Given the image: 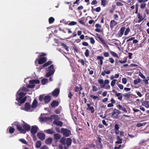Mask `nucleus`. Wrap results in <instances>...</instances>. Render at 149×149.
<instances>
[{
  "label": "nucleus",
  "mask_w": 149,
  "mask_h": 149,
  "mask_svg": "<svg viewBox=\"0 0 149 149\" xmlns=\"http://www.w3.org/2000/svg\"><path fill=\"white\" fill-rule=\"evenodd\" d=\"M130 31V29L129 28H126L124 32V35L127 36V35Z\"/></svg>",
  "instance_id": "2f4dec72"
},
{
  "label": "nucleus",
  "mask_w": 149,
  "mask_h": 149,
  "mask_svg": "<svg viewBox=\"0 0 149 149\" xmlns=\"http://www.w3.org/2000/svg\"><path fill=\"white\" fill-rule=\"evenodd\" d=\"M45 131H46L47 133L49 134H53L54 132V131L52 129L46 130Z\"/></svg>",
  "instance_id": "7c9ffc66"
},
{
  "label": "nucleus",
  "mask_w": 149,
  "mask_h": 149,
  "mask_svg": "<svg viewBox=\"0 0 149 149\" xmlns=\"http://www.w3.org/2000/svg\"><path fill=\"white\" fill-rule=\"evenodd\" d=\"M146 4L144 3H142L140 5V7L141 9H143L145 8Z\"/></svg>",
  "instance_id": "a18cd8bd"
},
{
  "label": "nucleus",
  "mask_w": 149,
  "mask_h": 149,
  "mask_svg": "<svg viewBox=\"0 0 149 149\" xmlns=\"http://www.w3.org/2000/svg\"><path fill=\"white\" fill-rule=\"evenodd\" d=\"M96 36H97V37L98 38V39L100 40L101 41L102 43L104 46H107V44L105 42V41L102 38H101L99 35V34L98 33L96 34Z\"/></svg>",
  "instance_id": "9b49d317"
},
{
  "label": "nucleus",
  "mask_w": 149,
  "mask_h": 149,
  "mask_svg": "<svg viewBox=\"0 0 149 149\" xmlns=\"http://www.w3.org/2000/svg\"><path fill=\"white\" fill-rule=\"evenodd\" d=\"M47 71H49V72L46 74L47 77H49L54 74L55 70L53 65H51L48 67Z\"/></svg>",
  "instance_id": "20e7f679"
},
{
  "label": "nucleus",
  "mask_w": 149,
  "mask_h": 149,
  "mask_svg": "<svg viewBox=\"0 0 149 149\" xmlns=\"http://www.w3.org/2000/svg\"><path fill=\"white\" fill-rule=\"evenodd\" d=\"M53 124L56 125L61 127L62 126L63 123L62 122L57 120H55L53 122Z\"/></svg>",
  "instance_id": "ddd939ff"
},
{
  "label": "nucleus",
  "mask_w": 149,
  "mask_h": 149,
  "mask_svg": "<svg viewBox=\"0 0 149 149\" xmlns=\"http://www.w3.org/2000/svg\"><path fill=\"white\" fill-rule=\"evenodd\" d=\"M119 128L118 125L117 124H116L115 125V128L116 130H118Z\"/></svg>",
  "instance_id": "864d4df0"
},
{
  "label": "nucleus",
  "mask_w": 149,
  "mask_h": 149,
  "mask_svg": "<svg viewBox=\"0 0 149 149\" xmlns=\"http://www.w3.org/2000/svg\"><path fill=\"white\" fill-rule=\"evenodd\" d=\"M139 76L143 79H144L145 78V77L141 72L139 73Z\"/></svg>",
  "instance_id": "e2e57ef3"
},
{
  "label": "nucleus",
  "mask_w": 149,
  "mask_h": 149,
  "mask_svg": "<svg viewBox=\"0 0 149 149\" xmlns=\"http://www.w3.org/2000/svg\"><path fill=\"white\" fill-rule=\"evenodd\" d=\"M118 23L114 20H112L110 22V26L111 28H113L115 27L117 24Z\"/></svg>",
  "instance_id": "4468645a"
},
{
  "label": "nucleus",
  "mask_w": 149,
  "mask_h": 149,
  "mask_svg": "<svg viewBox=\"0 0 149 149\" xmlns=\"http://www.w3.org/2000/svg\"><path fill=\"white\" fill-rule=\"evenodd\" d=\"M8 130H9V132L10 133H12L15 130L12 127H9L8 128Z\"/></svg>",
  "instance_id": "72a5a7b5"
},
{
  "label": "nucleus",
  "mask_w": 149,
  "mask_h": 149,
  "mask_svg": "<svg viewBox=\"0 0 149 149\" xmlns=\"http://www.w3.org/2000/svg\"><path fill=\"white\" fill-rule=\"evenodd\" d=\"M90 40V42L92 44H94L95 43V40L92 37H91L89 39Z\"/></svg>",
  "instance_id": "de8ad7c7"
},
{
  "label": "nucleus",
  "mask_w": 149,
  "mask_h": 149,
  "mask_svg": "<svg viewBox=\"0 0 149 149\" xmlns=\"http://www.w3.org/2000/svg\"><path fill=\"white\" fill-rule=\"evenodd\" d=\"M110 53L114 57H117V58H118V56L117 54L115 52H113L111 51L110 52Z\"/></svg>",
  "instance_id": "4c0bfd02"
},
{
  "label": "nucleus",
  "mask_w": 149,
  "mask_h": 149,
  "mask_svg": "<svg viewBox=\"0 0 149 149\" xmlns=\"http://www.w3.org/2000/svg\"><path fill=\"white\" fill-rule=\"evenodd\" d=\"M58 104L59 103L58 101H54L51 104V106L53 107H55L57 106Z\"/></svg>",
  "instance_id": "412c9836"
},
{
  "label": "nucleus",
  "mask_w": 149,
  "mask_h": 149,
  "mask_svg": "<svg viewBox=\"0 0 149 149\" xmlns=\"http://www.w3.org/2000/svg\"><path fill=\"white\" fill-rule=\"evenodd\" d=\"M42 145V143L40 141H37L36 143V147L37 148H39Z\"/></svg>",
  "instance_id": "5701e85b"
},
{
  "label": "nucleus",
  "mask_w": 149,
  "mask_h": 149,
  "mask_svg": "<svg viewBox=\"0 0 149 149\" xmlns=\"http://www.w3.org/2000/svg\"><path fill=\"white\" fill-rule=\"evenodd\" d=\"M37 134L39 139L41 140H43L45 139V134L41 132H38Z\"/></svg>",
  "instance_id": "1a4fd4ad"
},
{
  "label": "nucleus",
  "mask_w": 149,
  "mask_h": 149,
  "mask_svg": "<svg viewBox=\"0 0 149 149\" xmlns=\"http://www.w3.org/2000/svg\"><path fill=\"white\" fill-rule=\"evenodd\" d=\"M100 88H98L97 87L95 86H92V90L93 92H96Z\"/></svg>",
  "instance_id": "c85d7f7f"
},
{
  "label": "nucleus",
  "mask_w": 149,
  "mask_h": 149,
  "mask_svg": "<svg viewBox=\"0 0 149 149\" xmlns=\"http://www.w3.org/2000/svg\"><path fill=\"white\" fill-rule=\"evenodd\" d=\"M116 80H117L116 79H113L111 81V85L112 87H113L114 86L116 83Z\"/></svg>",
  "instance_id": "a19ab883"
},
{
  "label": "nucleus",
  "mask_w": 149,
  "mask_h": 149,
  "mask_svg": "<svg viewBox=\"0 0 149 149\" xmlns=\"http://www.w3.org/2000/svg\"><path fill=\"white\" fill-rule=\"evenodd\" d=\"M110 62L111 63H113L114 62V60L112 58H109Z\"/></svg>",
  "instance_id": "4d7b16f0"
},
{
  "label": "nucleus",
  "mask_w": 149,
  "mask_h": 149,
  "mask_svg": "<svg viewBox=\"0 0 149 149\" xmlns=\"http://www.w3.org/2000/svg\"><path fill=\"white\" fill-rule=\"evenodd\" d=\"M29 84L26 86H24L20 89L16 95V100L21 104L24 103L26 100V97H24L26 94V92L29 91L28 88H33L35 84H39L40 81L38 80H29Z\"/></svg>",
  "instance_id": "f257e3e1"
},
{
  "label": "nucleus",
  "mask_w": 149,
  "mask_h": 149,
  "mask_svg": "<svg viewBox=\"0 0 149 149\" xmlns=\"http://www.w3.org/2000/svg\"><path fill=\"white\" fill-rule=\"evenodd\" d=\"M37 100L35 99L33 101L31 106V107H32V110L33 111L34 109L36 107L37 105Z\"/></svg>",
  "instance_id": "6ab92c4d"
},
{
  "label": "nucleus",
  "mask_w": 149,
  "mask_h": 149,
  "mask_svg": "<svg viewBox=\"0 0 149 149\" xmlns=\"http://www.w3.org/2000/svg\"><path fill=\"white\" fill-rule=\"evenodd\" d=\"M77 22L74 21H72L68 24V25L69 26H73L76 24Z\"/></svg>",
  "instance_id": "49530a36"
},
{
  "label": "nucleus",
  "mask_w": 149,
  "mask_h": 149,
  "mask_svg": "<svg viewBox=\"0 0 149 149\" xmlns=\"http://www.w3.org/2000/svg\"><path fill=\"white\" fill-rule=\"evenodd\" d=\"M104 55L105 57H107L109 56V54L108 52H106L104 53Z\"/></svg>",
  "instance_id": "bf43d9fd"
},
{
  "label": "nucleus",
  "mask_w": 149,
  "mask_h": 149,
  "mask_svg": "<svg viewBox=\"0 0 149 149\" xmlns=\"http://www.w3.org/2000/svg\"><path fill=\"white\" fill-rule=\"evenodd\" d=\"M138 17L139 19H141V20H143L144 19V18L143 17V16L141 15L139 13L138 15Z\"/></svg>",
  "instance_id": "3c124183"
},
{
  "label": "nucleus",
  "mask_w": 149,
  "mask_h": 149,
  "mask_svg": "<svg viewBox=\"0 0 149 149\" xmlns=\"http://www.w3.org/2000/svg\"><path fill=\"white\" fill-rule=\"evenodd\" d=\"M142 105L145 106L146 108H149V102L147 101H145L143 102Z\"/></svg>",
  "instance_id": "4be33fe9"
},
{
  "label": "nucleus",
  "mask_w": 149,
  "mask_h": 149,
  "mask_svg": "<svg viewBox=\"0 0 149 149\" xmlns=\"http://www.w3.org/2000/svg\"><path fill=\"white\" fill-rule=\"evenodd\" d=\"M116 95L118 97V99L120 101L122 100V95L121 93H116Z\"/></svg>",
  "instance_id": "b1692460"
},
{
  "label": "nucleus",
  "mask_w": 149,
  "mask_h": 149,
  "mask_svg": "<svg viewBox=\"0 0 149 149\" xmlns=\"http://www.w3.org/2000/svg\"><path fill=\"white\" fill-rule=\"evenodd\" d=\"M38 127L36 126H33L31 130V132L33 134H35L38 130Z\"/></svg>",
  "instance_id": "f8f14e48"
},
{
  "label": "nucleus",
  "mask_w": 149,
  "mask_h": 149,
  "mask_svg": "<svg viewBox=\"0 0 149 149\" xmlns=\"http://www.w3.org/2000/svg\"><path fill=\"white\" fill-rule=\"evenodd\" d=\"M52 141V139L51 138H49L47 139L45 141L46 143L48 144L49 145L50 144Z\"/></svg>",
  "instance_id": "a878e982"
},
{
  "label": "nucleus",
  "mask_w": 149,
  "mask_h": 149,
  "mask_svg": "<svg viewBox=\"0 0 149 149\" xmlns=\"http://www.w3.org/2000/svg\"><path fill=\"white\" fill-rule=\"evenodd\" d=\"M85 56L88 57L89 55V50L88 49H86V50L85 52Z\"/></svg>",
  "instance_id": "8fccbe9b"
},
{
  "label": "nucleus",
  "mask_w": 149,
  "mask_h": 149,
  "mask_svg": "<svg viewBox=\"0 0 149 149\" xmlns=\"http://www.w3.org/2000/svg\"><path fill=\"white\" fill-rule=\"evenodd\" d=\"M56 116H57L55 115H52L51 116V117H42V116H40V120L41 122L44 121L47 122L48 120L51 121L52 118H55Z\"/></svg>",
  "instance_id": "7ed1b4c3"
},
{
  "label": "nucleus",
  "mask_w": 149,
  "mask_h": 149,
  "mask_svg": "<svg viewBox=\"0 0 149 149\" xmlns=\"http://www.w3.org/2000/svg\"><path fill=\"white\" fill-rule=\"evenodd\" d=\"M125 27H122L120 28V31H119L118 33V37H120L122 36L125 32Z\"/></svg>",
  "instance_id": "6e6552de"
},
{
  "label": "nucleus",
  "mask_w": 149,
  "mask_h": 149,
  "mask_svg": "<svg viewBox=\"0 0 149 149\" xmlns=\"http://www.w3.org/2000/svg\"><path fill=\"white\" fill-rule=\"evenodd\" d=\"M90 97L93 99L94 100H99V98L97 96H95L93 95H91L90 96Z\"/></svg>",
  "instance_id": "bb28decb"
},
{
  "label": "nucleus",
  "mask_w": 149,
  "mask_h": 149,
  "mask_svg": "<svg viewBox=\"0 0 149 149\" xmlns=\"http://www.w3.org/2000/svg\"><path fill=\"white\" fill-rule=\"evenodd\" d=\"M65 141V144L67 146H69L71 144L72 141L71 139L69 138H68Z\"/></svg>",
  "instance_id": "aec40b11"
},
{
  "label": "nucleus",
  "mask_w": 149,
  "mask_h": 149,
  "mask_svg": "<svg viewBox=\"0 0 149 149\" xmlns=\"http://www.w3.org/2000/svg\"><path fill=\"white\" fill-rule=\"evenodd\" d=\"M48 80L46 79H44L42 80V83L43 85H45L48 82Z\"/></svg>",
  "instance_id": "79ce46f5"
},
{
  "label": "nucleus",
  "mask_w": 149,
  "mask_h": 149,
  "mask_svg": "<svg viewBox=\"0 0 149 149\" xmlns=\"http://www.w3.org/2000/svg\"><path fill=\"white\" fill-rule=\"evenodd\" d=\"M82 44L83 46H87L88 45V44L86 42H83L82 43Z\"/></svg>",
  "instance_id": "338daca9"
},
{
  "label": "nucleus",
  "mask_w": 149,
  "mask_h": 149,
  "mask_svg": "<svg viewBox=\"0 0 149 149\" xmlns=\"http://www.w3.org/2000/svg\"><path fill=\"white\" fill-rule=\"evenodd\" d=\"M122 81L123 84H125L127 82V80L125 78H123L122 79Z\"/></svg>",
  "instance_id": "603ef678"
},
{
  "label": "nucleus",
  "mask_w": 149,
  "mask_h": 149,
  "mask_svg": "<svg viewBox=\"0 0 149 149\" xmlns=\"http://www.w3.org/2000/svg\"><path fill=\"white\" fill-rule=\"evenodd\" d=\"M15 124L16 125L17 129L19 132L22 134H25L26 130H29L30 129V127L29 125L25 123H24L23 125V127L25 129H22L20 124H19L18 122H16Z\"/></svg>",
  "instance_id": "f03ea898"
},
{
  "label": "nucleus",
  "mask_w": 149,
  "mask_h": 149,
  "mask_svg": "<svg viewBox=\"0 0 149 149\" xmlns=\"http://www.w3.org/2000/svg\"><path fill=\"white\" fill-rule=\"evenodd\" d=\"M51 97L49 96H46L44 97V100L45 103H48L51 100Z\"/></svg>",
  "instance_id": "f3484780"
},
{
  "label": "nucleus",
  "mask_w": 149,
  "mask_h": 149,
  "mask_svg": "<svg viewBox=\"0 0 149 149\" xmlns=\"http://www.w3.org/2000/svg\"><path fill=\"white\" fill-rule=\"evenodd\" d=\"M60 141L61 143L63 144L64 145L65 144V139L64 138H62L60 140Z\"/></svg>",
  "instance_id": "473e14b6"
},
{
  "label": "nucleus",
  "mask_w": 149,
  "mask_h": 149,
  "mask_svg": "<svg viewBox=\"0 0 149 149\" xmlns=\"http://www.w3.org/2000/svg\"><path fill=\"white\" fill-rule=\"evenodd\" d=\"M116 139H117V141H116V143L119 144L122 143V139L120 138L119 136H116Z\"/></svg>",
  "instance_id": "a211bd4d"
},
{
  "label": "nucleus",
  "mask_w": 149,
  "mask_h": 149,
  "mask_svg": "<svg viewBox=\"0 0 149 149\" xmlns=\"http://www.w3.org/2000/svg\"><path fill=\"white\" fill-rule=\"evenodd\" d=\"M94 10L97 12H99L101 10V8L100 7H98L96 8V9H94Z\"/></svg>",
  "instance_id": "052dcab7"
},
{
  "label": "nucleus",
  "mask_w": 149,
  "mask_h": 149,
  "mask_svg": "<svg viewBox=\"0 0 149 149\" xmlns=\"http://www.w3.org/2000/svg\"><path fill=\"white\" fill-rule=\"evenodd\" d=\"M117 85L120 89L121 90L123 89L124 86L123 85L119 84L118 83H117Z\"/></svg>",
  "instance_id": "09e8293b"
},
{
  "label": "nucleus",
  "mask_w": 149,
  "mask_h": 149,
  "mask_svg": "<svg viewBox=\"0 0 149 149\" xmlns=\"http://www.w3.org/2000/svg\"><path fill=\"white\" fill-rule=\"evenodd\" d=\"M95 30L96 31L98 32H101L102 31L100 28H96L95 29Z\"/></svg>",
  "instance_id": "5fc2aeb1"
},
{
  "label": "nucleus",
  "mask_w": 149,
  "mask_h": 149,
  "mask_svg": "<svg viewBox=\"0 0 149 149\" xmlns=\"http://www.w3.org/2000/svg\"><path fill=\"white\" fill-rule=\"evenodd\" d=\"M82 89L81 87L80 86L79 87H76L75 88L74 90L75 92H78L80 91Z\"/></svg>",
  "instance_id": "e433bc0d"
},
{
  "label": "nucleus",
  "mask_w": 149,
  "mask_h": 149,
  "mask_svg": "<svg viewBox=\"0 0 149 149\" xmlns=\"http://www.w3.org/2000/svg\"><path fill=\"white\" fill-rule=\"evenodd\" d=\"M52 63V62L51 61H49L45 64H44L42 66V67H40L39 68H37V70L38 72H40V70L42 69V67H45L46 66H47L49 65H50Z\"/></svg>",
  "instance_id": "9d476101"
},
{
  "label": "nucleus",
  "mask_w": 149,
  "mask_h": 149,
  "mask_svg": "<svg viewBox=\"0 0 149 149\" xmlns=\"http://www.w3.org/2000/svg\"><path fill=\"white\" fill-rule=\"evenodd\" d=\"M54 136L55 139L57 140L59 139L61 137L60 135L58 134H55Z\"/></svg>",
  "instance_id": "58836bf2"
},
{
  "label": "nucleus",
  "mask_w": 149,
  "mask_h": 149,
  "mask_svg": "<svg viewBox=\"0 0 149 149\" xmlns=\"http://www.w3.org/2000/svg\"><path fill=\"white\" fill-rule=\"evenodd\" d=\"M130 92H129V93H124L123 94V96L124 97H125L127 98H129L130 97V96L131 94L130 93Z\"/></svg>",
  "instance_id": "c9c22d12"
},
{
  "label": "nucleus",
  "mask_w": 149,
  "mask_h": 149,
  "mask_svg": "<svg viewBox=\"0 0 149 149\" xmlns=\"http://www.w3.org/2000/svg\"><path fill=\"white\" fill-rule=\"evenodd\" d=\"M97 1L95 0H93L91 3V4L94 5L97 4Z\"/></svg>",
  "instance_id": "13d9d810"
},
{
  "label": "nucleus",
  "mask_w": 149,
  "mask_h": 149,
  "mask_svg": "<svg viewBox=\"0 0 149 149\" xmlns=\"http://www.w3.org/2000/svg\"><path fill=\"white\" fill-rule=\"evenodd\" d=\"M47 61V58L45 57H41L39 58H37L35 61V63L37 64V62H38L39 64H42L45 63Z\"/></svg>",
  "instance_id": "423d86ee"
},
{
  "label": "nucleus",
  "mask_w": 149,
  "mask_h": 149,
  "mask_svg": "<svg viewBox=\"0 0 149 149\" xmlns=\"http://www.w3.org/2000/svg\"><path fill=\"white\" fill-rule=\"evenodd\" d=\"M44 95H41L39 97V100L40 101H41L42 100L43 98H44Z\"/></svg>",
  "instance_id": "6e6d98bb"
},
{
  "label": "nucleus",
  "mask_w": 149,
  "mask_h": 149,
  "mask_svg": "<svg viewBox=\"0 0 149 149\" xmlns=\"http://www.w3.org/2000/svg\"><path fill=\"white\" fill-rule=\"evenodd\" d=\"M61 45L68 52L69 51V49H68V46H67L65 44H64V43H61Z\"/></svg>",
  "instance_id": "c756f323"
},
{
  "label": "nucleus",
  "mask_w": 149,
  "mask_h": 149,
  "mask_svg": "<svg viewBox=\"0 0 149 149\" xmlns=\"http://www.w3.org/2000/svg\"><path fill=\"white\" fill-rule=\"evenodd\" d=\"M19 141H20V142H21V143H23V144H27V142L24 139H19Z\"/></svg>",
  "instance_id": "f704fd0d"
},
{
  "label": "nucleus",
  "mask_w": 149,
  "mask_h": 149,
  "mask_svg": "<svg viewBox=\"0 0 149 149\" xmlns=\"http://www.w3.org/2000/svg\"><path fill=\"white\" fill-rule=\"evenodd\" d=\"M40 149H48V148L46 146L43 145L40 148Z\"/></svg>",
  "instance_id": "680f3d73"
},
{
  "label": "nucleus",
  "mask_w": 149,
  "mask_h": 149,
  "mask_svg": "<svg viewBox=\"0 0 149 149\" xmlns=\"http://www.w3.org/2000/svg\"><path fill=\"white\" fill-rule=\"evenodd\" d=\"M59 90L58 88L56 89L52 92L53 95L57 97L59 93Z\"/></svg>",
  "instance_id": "dca6fc26"
},
{
  "label": "nucleus",
  "mask_w": 149,
  "mask_h": 149,
  "mask_svg": "<svg viewBox=\"0 0 149 149\" xmlns=\"http://www.w3.org/2000/svg\"><path fill=\"white\" fill-rule=\"evenodd\" d=\"M61 132L64 136L66 137L68 136L71 134L70 131L66 129L62 128Z\"/></svg>",
  "instance_id": "0eeeda50"
},
{
  "label": "nucleus",
  "mask_w": 149,
  "mask_h": 149,
  "mask_svg": "<svg viewBox=\"0 0 149 149\" xmlns=\"http://www.w3.org/2000/svg\"><path fill=\"white\" fill-rule=\"evenodd\" d=\"M97 59L100 60V64L101 65H102L103 63V60L104 59L103 57L100 56H98L97 57Z\"/></svg>",
  "instance_id": "393cba45"
},
{
  "label": "nucleus",
  "mask_w": 149,
  "mask_h": 149,
  "mask_svg": "<svg viewBox=\"0 0 149 149\" xmlns=\"http://www.w3.org/2000/svg\"><path fill=\"white\" fill-rule=\"evenodd\" d=\"M21 109H22L29 112L33 111L32 107H31V105L28 103H26L25 104L24 107H22Z\"/></svg>",
  "instance_id": "39448f33"
},
{
  "label": "nucleus",
  "mask_w": 149,
  "mask_h": 149,
  "mask_svg": "<svg viewBox=\"0 0 149 149\" xmlns=\"http://www.w3.org/2000/svg\"><path fill=\"white\" fill-rule=\"evenodd\" d=\"M137 95L140 97H141L142 96V95L138 91L136 92Z\"/></svg>",
  "instance_id": "69168bd1"
},
{
  "label": "nucleus",
  "mask_w": 149,
  "mask_h": 149,
  "mask_svg": "<svg viewBox=\"0 0 149 149\" xmlns=\"http://www.w3.org/2000/svg\"><path fill=\"white\" fill-rule=\"evenodd\" d=\"M116 114V112L114 109L112 113V116L114 117L115 118H117L118 117V115L116 114L115 116V115Z\"/></svg>",
  "instance_id": "c03bdc74"
},
{
  "label": "nucleus",
  "mask_w": 149,
  "mask_h": 149,
  "mask_svg": "<svg viewBox=\"0 0 149 149\" xmlns=\"http://www.w3.org/2000/svg\"><path fill=\"white\" fill-rule=\"evenodd\" d=\"M118 17V15L117 14H114L113 15L114 19L116 20Z\"/></svg>",
  "instance_id": "0e129e2a"
},
{
  "label": "nucleus",
  "mask_w": 149,
  "mask_h": 149,
  "mask_svg": "<svg viewBox=\"0 0 149 149\" xmlns=\"http://www.w3.org/2000/svg\"><path fill=\"white\" fill-rule=\"evenodd\" d=\"M54 21V18L52 17H50L49 18V24H51L53 23Z\"/></svg>",
  "instance_id": "37998d69"
},
{
  "label": "nucleus",
  "mask_w": 149,
  "mask_h": 149,
  "mask_svg": "<svg viewBox=\"0 0 149 149\" xmlns=\"http://www.w3.org/2000/svg\"><path fill=\"white\" fill-rule=\"evenodd\" d=\"M87 109L90 111L91 113H93L94 112V107H93L91 106L90 104H87Z\"/></svg>",
  "instance_id": "2eb2a0df"
},
{
  "label": "nucleus",
  "mask_w": 149,
  "mask_h": 149,
  "mask_svg": "<svg viewBox=\"0 0 149 149\" xmlns=\"http://www.w3.org/2000/svg\"><path fill=\"white\" fill-rule=\"evenodd\" d=\"M141 79L139 78L137 79L134 80V85H136L138 83H140L141 81Z\"/></svg>",
  "instance_id": "cd10ccee"
},
{
  "label": "nucleus",
  "mask_w": 149,
  "mask_h": 149,
  "mask_svg": "<svg viewBox=\"0 0 149 149\" xmlns=\"http://www.w3.org/2000/svg\"><path fill=\"white\" fill-rule=\"evenodd\" d=\"M107 2V0H101V5L104 7L106 6Z\"/></svg>",
  "instance_id": "ea45409f"
},
{
  "label": "nucleus",
  "mask_w": 149,
  "mask_h": 149,
  "mask_svg": "<svg viewBox=\"0 0 149 149\" xmlns=\"http://www.w3.org/2000/svg\"><path fill=\"white\" fill-rule=\"evenodd\" d=\"M98 82L100 84H102L103 83L104 81L102 79H99L98 80Z\"/></svg>",
  "instance_id": "774afa93"
}]
</instances>
